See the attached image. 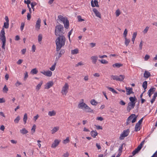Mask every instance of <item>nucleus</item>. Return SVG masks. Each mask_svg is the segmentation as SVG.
I'll list each match as a JSON object with an SVG mask.
<instances>
[{"mask_svg":"<svg viewBox=\"0 0 157 157\" xmlns=\"http://www.w3.org/2000/svg\"><path fill=\"white\" fill-rule=\"evenodd\" d=\"M65 52V51L63 49H61L60 50L59 53L58 54V58H59L61 56L64 54Z\"/></svg>","mask_w":157,"mask_h":157,"instance_id":"38","label":"nucleus"},{"mask_svg":"<svg viewBox=\"0 0 157 157\" xmlns=\"http://www.w3.org/2000/svg\"><path fill=\"white\" fill-rule=\"evenodd\" d=\"M69 156V154L67 152L66 153H64L63 155V157H68Z\"/></svg>","mask_w":157,"mask_h":157,"instance_id":"61","label":"nucleus"},{"mask_svg":"<svg viewBox=\"0 0 157 157\" xmlns=\"http://www.w3.org/2000/svg\"><path fill=\"white\" fill-rule=\"evenodd\" d=\"M69 88V85L67 83H65L64 86L63 87L61 92L63 94H65V95L67 93V90Z\"/></svg>","mask_w":157,"mask_h":157,"instance_id":"7","label":"nucleus"},{"mask_svg":"<svg viewBox=\"0 0 157 157\" xmlns=\"http://www.w3.org/2000/svg\"><path fill=\"white\" fill-rule=\"evenodd\" d=\"M151 76V74L149 72L145 71L144 74V77L146 78H148L149 77Z\"/></svg>","mask_w":157,"mask_h":157,"instance_id":"20","label":"nucleus"},{"mask_svg":"<svg viewBox=\"0 0 157 157\" xmlns=\"http://www.w3.org/2000/svg\"><path fill=\"white\" fill-rule=\"evenodd\" d=\"M90 134L92 137L94 138L98 135V133L96 130L95 131L93 130L91 132Z\"/></svg>","mask_w":157,"mask_h":157,"instance_id":"22","label":"nucleus"},{"mask_svg":"<svg viewBox=\"0 0 157 157\" xmlns=\"http://www.w3.org/2000/svg\"><path fill=\"white\" fill-rule=\"evenodd\" d=\"M145 142V140L143 141L138 146L141 149Z\"/></svg>","mask_w":157,"mask_h":157,"instance_id":"54","label":"nucleus"},{"mask_svg":"<svg viewBox=\"0 0 157 157\" xmlns=\"http://www.w3.org/2000/svg\"><path fill=\"white\" fill-rule=\"evenodd\" d=\"M129 132L130 131L129 129L124 130L122 133L121 134L119 137V139L120 140H123L125 137L127 136L128 135Z\"/></svg>","mask_w":157,"mask_h":157,"instance_id":"6","label":"nucleus"},{"mask_svg":"<svg viewBox=\"0 0 157 157\" xmlns=\"http://www.w3.org/2000/svg\"><path fill=\"white\" fill-rule=\"evenodd\" d=\"M78 53V48H76L71 51V54L73 55L76 54Z\"/></svg>","mask_w":157,"mask_h":157,"instance_id":"32","label":"nucleus"},{"mask_svg":"<svg viewBox=\"0 0 157 157\" xmlns=\"http://www.w3.org/2000/svg\"><path fill=\"white\" fill-rule=\"evenodd\" d=\"M141 148L139 146H138L137 148L135 149L132 152L133 155H134L136 154L139 151H140Z\"/></svg>","mask_w":157,"mask_h":157,"instance_id":"21","label":"nucleus"},{"mask_svg":"<svg viewBox=\"0 0 157 157\" xmlns=\"http://www.w3.org/2000/svg\"><path fill=\"white\" fill-rule=\"evenodd\" d=\"M115 13L116 17H117L119 16L121 14V12L120 11V10L119 9H117V10L116 11Z\"/></svg>","mask_w":157,"mask_h":157,"instance_id":"49","label":"nucleus"},{"mask_svg":"<svg viewBox=\"0 0 157 157\" xmlns=\"http://www.w3.org/2000/svg\"><path fill=\"white\" fill-rule=\"evenodd\" d=\"M27 119V113L25 114L24 117H23V121L25 123V124L26 123V121Z\"/></svg>","mask_w":157,"mask_h":157,"instance_id":"44","label":"nucleus"},{"mask_svg":"<svg viewBox=\"0 0 157 157\" xmlns=\"http://www.w3.org/2000/svg\"><path fill=\"white\" fill-rule=\"evenodd\" d=\"M147 82L146 81H144L143 83L142 86L144 90H145L147 88Z\"/></svg>","mask_w":157,"mask_h":157,"instance_id":"35","label":"nucleus"},{"mask_svg":"<svg viewBox=\"0 0 157 157\" xmlns=\"http://www.w3.org/2000/svg\"><path fill=\"white\" fill-rule=\"evenodd\" d=\"M66 38L64 36H59L56 40V51H59L62 47L65 44Z\"/></svg>","mask_w":157,"mask_h":157,"instance_id":"1","label":"nucleus"},{"mask_svg":"<svg viewBox=\"0 0 157 157\" xmlns=\"http://www.w3.org/2000/svg\"><path fill=\"white\" fill-rule=\"evenodd\" d=\"M70 142V140L69 139V137H67L66 139L64 140L63 141V143L64 144H66L67 143H68Z\"/></svg>","mask_w":157,"mask_h":157,"instance_id":"39","label":"nucleus"},{"mask_svg":"<svg viewBox=\"0 0 157 157\" xmlns=\"http://www.w3.org/2000/svg\"><path fill=\"white\" fill-rule=\"evenodd\" d=\"M9 23L4 22V25L2 28H5L6 29H8L9 27Z\"/></svg>","mask_w":157,"mask_h":157,"instance_id":"45","label":"nucleus"},{"mask_svg":"<svg viewBox=\"0 0 157 157\" xmlns=\"http://www.w3.org/2000/svg\"><path fill=\"white\" fill-rule=\"evenodd\" d=\"M137 32H134L133 34L132 38L135 39L136 37V36H137Z\"/></svg>","mask_w":157,"mask_h":157,"instance_id":"60","label":"nucleus"},{"mask_svg":"<svg viewBox=\"0 0 157 157\" xmlns=\"http://www.w3.org/2000/svg\"><path fill=\"white\" fill-rule=\"evenodd\" d=\"M77 18L78 19V22H82L84 21V20L82 18L81 16L80 15L78 16H77Z\"/></svg>","mask_w":157,"mask_h":157,"instance_id":"48","label":"nucleus"},{"mask_svg":"<svg viewBox=\"0 0 157 157\" xmlns=\"http://www.w3.org/2000/svg\"><path fill=\"white\" fill-rule=\"evenodd\" d=\"M40 72L44 75L48 77L51 76L52 74V72L50 71H41Z\"/></svg>","mask_w":157,"mask_h":157,"instance_id":"13","label":"nucleus"},{"mask_svg":"<svg viewBox=\"0 0 157 157\" xmlns=\"http://www.w3.org/2000/svg\"><path fill=\"white\" fill-rule=\"evenodd\" d=\"M125 88L126 89V94L127 95H130L131 94L134 93L132 91V88L125 87Z\"/></svg>","mask_w":157,"mask_h":157,"instance_id":"14","label":"nucleus"},{"mask_svg":"<svg viewBox=\"0 0 157 157\" xmlns=\"http://www.w3.org/2000/svg\"><path fill=\"white\" fill-rule=\"evenodd\" d=\"M83 63H82L81 62H78L77 64H76L75 65V67H78L79 66H81L83 65Z\"/></svg>","mask_w":157,"mask_h":157,"instance_id":"58","label":"nucleus"},{"mask_svg":"<svg viewBox=\"0 0 157 157\" xmlns=\"http://www.w3.org/2000/svg\"><path fill=\"white\" fill-rule=\"evenodd\" d=\"M20 132L22 134H25L28 132V131L25 128H23L20 130Z\"/></svg>","mask_w":157,"mask_h":157,"instance_id":"24","label":"nucleus"},{"mask_svg":"<svg viewBox=\"0 0 157 157\" xmlns=\"http://www.w3.org/2000/svg\"><path fill=\"white\" fill-rule=\"evenodd\" d=\"M59 128L58 127H54L51 131L52 133L54 134L55 133L59 130Z\"/></svg>","mask_w":157,"mask_h":157,"instance_id":"30","label":"nucleus"},{"mask_svg":"<svg viewBox=\"0 0 157 157\" xmlns=\"http://www.w3.org/2000/svg\"><path fill=\"white\" fill-rule=\"evenodd\" d=\"M56 114V112L54 111H49L48 112V115L50 116H54Z\"/></svg>","mask_w":157,"mask_h":157,"instance_id":"31","label":"nucleus"},{"mask_svg":"<svg viewBox=\"0 0 157 157\" xmlns=\"http://www.w3.org/2000/svg\"><path fill=\"white\" fill-rule=\"evenodd\" d=\"M27 20L29 21L30 20L31 15L30 13H28L27 15Z\"/></svg>","mask_w":157,"mask_h":157,"instance_id":"59","label":"nucleus"},{"mask_svg":"<svg viewBox=\"0 0 157 157\" xmlns=\"http://www.w3.org/2000/svg\"><path fill=\"white\" fill-rule=\"evenodd\" d=\"M36 129V125L35 124H34L31 129V134L33 135L35 132Z\"/></svg>","mask_w":157,"mask_h":157,"instance_id":"36","label":"nucleus"},{"mask_svg":"<svg viewBox=\"0 0 157 157\" xmlns=\"http://www.w3.org/2000/svg\"><path fill=\"white\" fill-rule=\"evenodd\" d=\"M157 97V92H155L154 94V96L151 100V104H152L154 101H155V99L156 98V97Z\"/></svg>","mask_w":157,"mask_h":157,"instance_id":"28","label":"nucleus"},{"mask_svg":"<svg viewBox=\"0 0 157 157\" xmlns=\"http://www.w3.org/2000/svg\"><path fill=\"white\" fill-rule=\"evenodd\" d=\"M91 5L92 7H94L95 6H96L97 7H99V6L98 4V2L96 0H95L94 2L93 0L91 1Z\"/></svg>","mask_w":157,"mask_h":157,"instance_id":"17","label":"nucleus"},{"mask_svg":"<svg viewBox=\"0 0 157 157\" xmlns=\"http://www.w3.org/2000/svg\"><path fill=\"white\" fill-rule=\"evenodd\" d=\"M127 33H128V31L126 29H125L124 30V33H123V35H124V37H126L127 35Z\"/></svg>","mask_w":157,"mask_h":157,"instance_id":"53","label":"nucleus"},{"mask_svg":"<svg viewBox=\"0 0 157 157\" xmlns=\"http://www.w3.org/2000/svg\"><path fill=\"white\" fill-rule=\"evenodd\" d=\"M53 82L52 81H50L47 82L44 86V88L48 89L52 87L53 85Z\"/></svg>","mask_w":157,"mask_h":157,"instance_id":"12","label":"nucleus"},{"mask_svg":"<svg viewBox=\"0 0 157 157\" xmlns=\"http://www.w3.org/2000/svg\"><path fill=\"white\" fill-rule=\"evenodd\" d=\"M37 5V3L35 2H32L31 3V8H32L33 10V11H34V6H36Z\"/></svg>","mask_w":157,"mask_h":157,"instance_id":"41","label":"nucleus"},{"mask_svg":"<svg viewBox=\"0 0 157 157\" xmlns=\"http://www.w3.org/2000/svg\"><path fill=\"white\" fill-rule=\"evenodd\" d=\"M6 101L4 98H0V103H4Z\"/></svg>","mask_w":157,"mask_h":157,"instance_id":"62","label":"nucleus"},{"mask_svg":"<svg viewBox=\"0 0 157 157\" xmlns=\"http://www.w3.org/2000/svg\"><path fill=\"white\" fill-rule=\"evenodd\" d=\"M24 3L26 4H27V5L28 4H31V2L29 0H27V1H26L25 0L24 1Z\"/></svg>","mask_w":157,"mask_h":157,"instance_id":"64","label":"nucleus"},{"mask_svg":"<svg viewBox=\"0 0 157 157\" xmlns=\"http://www.w3.org/2000/svg\"><path fill=\"white\" fill-rule=\"evenodd\" d=\"M113 67H114L119 68L120 67L123 66V64L118 63H116L114 64H113L112 65Z\"/></svg>","mask_w":157,"mask_h":157,"instance_id":"25","label":"nucleus"},{"mask_svg":"<svg viewBox=\"0 0 157 157\" xmlns=\"http://www.w3.org/2000/svg\"><path fill=\"white\" fill-rule=\"evenodd\" d=\"M41 20L40 18L38 19L36 22L35 25V29L37 31L39 30L40 29V26Z\"/></svg>","mask_w":157,"mask_h":157,"instance_id":"9","label":"nucleus"},{"mask_svg":"<svg viewBox=\"0 0 157 157\" xmlns=\"http://www.w3.org/2000/svg\"><path fill=\"white\" fill-rule=\"evenodd\" d=\"M38 72V71L35 68L31 70V73H32L33 74H36Z\"/></svg>","mask_w":157,"mask_h":157,"instance_id":"40","label":"nucleus"},{"mask_svg":"<svg viewBox=\"0 0 157 157\" xmlns=\"http://www.w3.org/2000/svg\"><path fill=\"white\" fill-rule=\"evenodd\" d=\"M135 104L129 102L128 106L127 108V110L128 112H130L132 109H133L135 106Z\"/></svg>","mask_w":157,"mask_h":157,"instance_id":"8","label":"nucleus"},{"mask_svg":"<svg viewBox=\"0 0 157 157\" xmlns=\"http://www.w3.org/2000/svg\"><path fill=\"white\" fill-rule=\"evenodd\" d=\"M143 42L142 40L140 42V43L139 45V49L140 50L142 49V46H143Z\"/></svg>","mask_w":157,"mask_h":157,"instance_id":"57","label":"nucleus"},{"mask_svg":"<svg viewBox=\"0 0 157 157\" xmlns=\"http://www.w3.org/2000/svg\"><path fill=\"white\" fill-rule=\"evenodd\" d=\"M84 110L87 112H90L93 113V110L89 106L87 105L86 106H85L84 108Z\"/></svg>","mask_w":157,"mask_h":157,"instance_id":"19","label":"nucleus"},{"mask_svg":"<svg viewBox=\"0 0 157 157\" xmlns=\"http://www.w3.org/2000/svg\"><path fill=\"white\" fill-rule=\"evenodd\" d=\"M129 99L130 101H131L130 103H136L135 101L136 99L135 96H134V97H130L129 98Z\"/></svg>","mask_w":157,"mask_h":157,"instance_id":"27","label":"nucleus"},{"mask_svg":"<svg viewBox=\"0 0 157 157\" xmlns=\"http://www.w3.org/2000/svg\"><path fill=\"white\" fill-rule=\"evenodd\" d=\"M109 90L113 92V93H115L116 94H118V93L113 88L111 87H107Z\"/></svg>","mask_w":157,"mask_h":157,"instance_id":"33","label":"nucleus"},{"mask_svg":"<svg viewBox=\"0 0 157 157\" xmlns=\"http://www.w3.org/2000/svg\"><path fill=\"white\" fill-rule=\"evenodd\" d=\"M43 81H41L36 86V89L37 91L39 90L40 89V87H41V86L43 84Z\"/></svg>","mask_w":157,"mask_h":157,"instance_id":"26","label":"nucleus"},{"mask_svg":"<svg viewBox=\"0 0 157 157\" xmlns=\"http://www.w3.org/2000/svg\"><path fill=\"white\" fill-rule=\"evenodd\" d=\"M58 18L64 24V27L67 29L69 26V21L66 17H64L62 15H59L58 16Z\"/></svg>","mask_w":157,"mask_h":157,"instance_id":"4","label":"nucleus"},{"mask_svg":"<svg viewBox=\"0 0 157 157\" xmlns=\"http://www.w3.org/2000/svg\"><path fill=\"white\" fill-rule=\"evenodd\" d=\"M140 125H138L137 124H136L135 128V132H137L140 130Z\"/></svg>","mask_w":157,"mask_h":157,"instance_id":"37","label":"nucleus"},{"mask_svg":"<svg viewBox=\"0 0 157 157\" xmlns=\"http://www.w3.org/2000/svg\"><path fill=\"white\" fill-rule=\"evenodd\" d=\"M90 103L92 105H96L97 102L94 99H93L90 101Z\"/></svg>","mask_w":157,"mask_h":157,"instance_id":"42","label":"nucleus"},{"mask_svg":"<svg viewBox=\"0 0 157 157\" xmlns=\"http://www.w3.org/2000/svg\"><path fill=\"white\" fill-rule=\"evenodd\" d=\"M155 88L154 87L151 88L148 91V94L149 97H151V95L154 92Z\"/></svg>","mask_w":157,"mask_h":157,"instance_id":"15","label":"nucleus"},{"mask_svg":"<svg viewBox=\"0 0 157 157\" xmlns=\"http://www.w3.org/2000/svg\"><path fill=\"white\" fill-rule=\"evenodd\" d=\"M82 102L79 103L78 105V108L79 109H82L83 110H84L85 106H86V104L83 102V99L82 100Z\"/></svg>","mask_w":157,"mask_h":157,"instance_id":"10","label":"nucleus"},{"mask_svg":"<svg viewBox=\"0 0 157 157\" xmlns=\"http://www.w3.org/2000/svg\"><path fill=\"white\" fill-rule=\"evenodd\" d=\"M99 60L103 64H107L108 63V62L105 60V59H101V60Z\"/></svg>","mask_w":157,"mask_h":157,"instance_id":"51","label":"nucleus"},{"mask_svg":"<svg viewBox=\"0 0 157 157\" xmlns=\"http://www.w3.org/2000/svg\"><path fill=\"white\" fill-rule=\"evenodd\" d=\"M57 58H56V60H55V63H54V65H53L50 68V69L52 71H54L55 68L56 67V64L57 63Z\"/></svg>","mask_w":157,"mask_h":157,"instance_id":"23","label":"nucleus"},{"mask_svg":"<svg viewBox=\"0 0 157 157\" xmlns=\"http://www.w3.org/2000/svg\"><path fill=\"white\" fill-rule=\"evenodd\" d=\"M93 11L95 13L96 16L98 17L101 18V14L100 12L95 8L93 9Z\"/></svg>","mask_w":157,"mask_h":157,"instance_id":"16","label":"nucleus"},{"mask_svg":"<svg viewBox=\"0 0 157 157\" xmlns=\"http://www.w3.org/2000/svg\"><path fill=\"white\" fill-rule=\"evenodd\" d=\"M149 28V27H148V26L146 27L144 29L143 31V33H144V34H146L147 33V32Z\"/></svg>","mask_w":157,"mask_h":157,"instance_id":"50","label":"nucleus"},{"mask_svg":"<svg viewBox=\"0 0 157 157\" xmlns=\"http://www.w3.org/2000/svg\"><path fill=\"white\" fill-rule=\"evenodd\" d=\"M8 88L7 87L6 85H5L3 88V92L7 93V92L8 91Z\"/></svg>","mask_w":157,"mask_h":157,"instance_id":"46","label":"nucleus"},{"mask_svg":"<svg viewBox=\"0 0 157 157\" xmlns=\"http://www.w3.org/2000/svg\"><path fill=\"white\" fill-rule=\"evenodd\" d=\"M150 57V56L148 55H146L144 57V60L145 61L147 60Z\"/></svg>","mask_w":157,"mask_h":157,"instance_id":"55","label":"nucleus"},{"mask_svg":"<svg viewBox=\"0 0 157 157\" xmlns=\"http://www.w3.org/2000/svg\"><path fill=\"white\" fill-rule=\"evenodd\" d=\"M118 76L112 75L111 76V78L114 80H116L118 81Z\"/></svg>","mask_w":157,"mask_h":157,"instance_id":"43","label":"nucleus"},{"mask_svg":"<svg viewBox=\"0 0 157 157\" xmlns=\"http://www.w3.org/2000/svg\"><path fill=\"white\" fill-rule=\"evenodd\" d=\"M25 24L24 23H22L21 24V26L20 29L21 31H22V30L23 29L24 27Z\"/></svg>","mask_w":157,"mask_h":157,"instance_id":"63","label":"nucleus"},{"mask_svg":"<svg viewBox=\"0 0 157 157\" xmlns=\"http://www.w3.org/2000/svg\"><path fill=\"white\" fill-rule=\"evenodd\" d=\"M90 58L92 63L94 64H96L98 59V57L97 56H91Z\"/></svg>","mask_w":157,"mask_h":157,"instance_id":"18","label":"nucleus"},{"mask_svg":"<svg viewBox=\"0 0 157 157\" xmlns=\"http://www.w3.org/2000/svg\"><path fill=\"white\" fill-rule=\"evenodd\" d=\"M5 34L4 29L2 28L0 32V39L2 43V47L3 49H5V46H6V38L5 36Z\"/></svg>","mask_w":157,"mask_h":157,"instance_id":"3","label":"nucleus"},{"mask_svg":"<svg viewBox=\"0 0 157 157\" xmlns=\"http://www.w3.org/2000/svg\"><path fill=\"white\" fill-rule=\"evenodd\" d=\"M125 41L124 44L126 46H128L130 42V40L128 39L127 37H124Z\"/></svg>","mask_w":157,"mask_h":157,"instance_id":"34","label":"nucleus"},{"mask_svg":"<svg viewBox=\"0 0 157 157\" xmlns=\"http://www.w3.org/2000/svg\"><path fill=\"white\" fill-rule=\"evenodd\" d=\"M137 116H136L135 114H132L130 115L128 118L127 119L126 122V124L127 125H128L130 124L131 123V120L133 119L132 121V123H134L136 121V120Z\"/></svg>","mask_w":157,"mask_h":157,"instance_id":"5","label":"nucleus"},{"mask_svg":"<svg viewBox=\"0 0 157 157\" xmlns=\"http://www.w3.org/2000/svg\"><path fill=\"white\" fill-rule=\"evenodd\" d=\"M64 28L63 26L59 24V25H56L55 27V34L56 36H63L64 33Z\"/></svg>","mask_w":157,"mask_h":157,"instance_id":"2","label":"nucleus"},{"mask_svg":"<svg viewBox=\"0 0 157 157\" xmlns=\"http://www.w3.org/2000/svg\"><path fill=\"white\" fill-rule=\"evenodd\" d=\"M60 141L57 139H56L52 145L51 147L52 148H56L59 144Z\"/></svg>","mask_w":157,"mask_h":157,"instance_id":"11","label":"nucleus"},{"mask_svg":"<svg viewBox=\"0 0 157 157\" xmlns=\"http://www.w3.org/2000/svg\"><path fill=\"white\" fill-rule=\"evenodd\" d=\"M124 78L125 76L124 75H120L118 76V81L120 82L122 81Z\"/></svg>","mask_w":157,"mask_h":157,"instance_id":"29","label":"nucleus"},{"mask_svg":"<svg viewBox=\"0 0 157 157\" xmlns=\"http://www.w3.org/2000/svg\"><path fill=\"white\" fill-rule=\"evenodd\" d=\"M42 38V35L41 34H40L38 36V41L39 42L41 41Z\"/></svg>","mask_w":157,"mask_h":157,"instance_id":"52","label":"nucleus"},{"mask_svg":"<svg viewBox=\"0 0 157 157\" xmlns=\"http://www.w3.org/2000/svg\"><path fill=\"white\" fill-rule=\"evenodd\" d=\"M143 119V117H142L139 121L136 124L138 125H140L142 122Z\"/></svg>","mask_w":157,"mask_h":157,"instance_id":"56","label":"nucleus"},{"mask_svg":"<svg viewBox=\"0 0 157 157\" xmlns=\"http://www.w3.org/2000/svg\"><path fill=\"white\" fill-rule=\"evenodd\" d=\"M20 120V117L18 116L14 120V122L16 123H18Z\"/></svg>","mask_w":157,"mask_h":157,"instance_id":"47","label":"nucleus"}]
</instances>
